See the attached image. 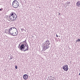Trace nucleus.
<instances>
[{
  "mask_svg": "<svg viewBox=\"0 0 80 80\" xmlns=\"http://www.w3.org/2000/svg\"><path fill=\"white\" fill-rule=\"evenodd\" d=\"M12 6L14 8H17L19 6L18 2L17 0H14L12 2Z\"/></svg>",
  "mask_w": 80,
  "mask_h": 80,
  "instance_id": "3",
  "label": "nucleus"
},
{
  "mask_svg": "<svg viewBox=\"0 0 80 80\" xmlns=\"http://www.w3.org/2000/svg\"><path fill=\"white\" fill-rule=\"evenodd\" d=\"M49 47H49L48 45L45 44L43 48L44 51H45V50L48 49Z\"/></svg>",
  "mask_w": 80,
  "mask_h": 80,
  "instance_id": "7",
  "label": "nucleus"
},
{
  "mask_svg": "<svg viewBox=\"0 0 80 80\" xmlns=\"http://www.w3.org/2000/svg\"><path fill=\"white\" fill-rule=\"evenodd\" d=\"M49 80H54V78L52 76H51L48 79Z\"/></svg>",
  "mask_w": 80,
  "mask_h": 80,
  "instance_id": "11",
  "label": "nucleus"
},
{
  "mask_svg": "<svg viewBox=\"0 0 80 80\" xmlns=\"http://www.w3.org/2000/svg\"><path fill=\"white\" fill-rule=\"evenodd\" d=\"M28 78V76L27 74H24L23 76V78L24 80H27V79Z\"/></svg>",
  "mask_w": 80,
  "mask_h": 80,
  "instance_id": "8",
  "label": "nucleus"
},
{
  "mask_svg": "<svg viewBox=\"0 0 80 80\" xmlns=\"http://www.w3.org/2000/svg\"><path fill=\"white\" fill-rule=\"evenodd\" d=\"M9 18L11 22H14L17 19V16L15 13L11 12L9 16Z\"/></svg>",
  "mask_w": 80,
  "mask_h": 80,
  "instance_id": "1",
  "label": "nucleus"
},
{
  "mask_svg": "<svg viewBox=\"0 0 80 80\" xmlns=\"http://www.w3.org/2000/svg\"><path fill=\"white\" fill-rule=\"evenodd\" d=\"M19 48H20V49L21 50H22L23 48L24 49V52L28 50V46H27L25 44H22L21 46Z\"/></svg>",
  "mask_w": 80,
  "mask_h": 80,
  "instance_id": "2",
  "label": "nucleus"
},
{
  "mask_svg": "<svg viewBox=\"0 0 80 80\" xmlns=\"http://www.w3.org/2000/svg\"><path fill=\"white\" fill-rule=\"evenodd\" d=\"M5 32L6 33L8 34V33H9V30L6 29L5 31Z\"/></svg>",
  "mask_w": 80,
  "mask_h": 80,
  "instance_id": "12",
  "label": "nucleus"
},
{
  "mask_svg": "<svg viewBox=\"0 0 80 80\" xmlns=\"http://www.w3.org/2000/svg\"><path fill=\"white\" fill-rule=\"evenodd\" d=\"M15 68L16 69H17V66H15Z\"/></svg>",
  "mask_w": 80,
  "mask_h": 80,
  "instance_id": "13",
  "label": "nucleus"
},
{
  "mask_svg": "<svg viewBox=\"0 0 80 80\" xmlns=\"http://www.w3.org/2000/svg\"><path fill=\"white\" fill-rule=\"evenodd\" d=\"M56 37H58V35H57V34H56Z\"/></svg>",
  "mask_w": 80,
  "mask_h": 80,
  "instance_id": "16",
  "label": "nucleus"
},
{
  "mask_svg": "<svg viewBox=\"0 0 80 80\" xmlns=\"http://www.w3.org/2000/svg\"><path fill=\"white\" fill-rule=\"evenodd\" d=\"M76 42H78V40H77L76 41Z\"/></svg>",
  "mask_w": 80,
  "mask_h": 80,
  "instance_id": "15",
  "label": "nucleus"
},
{
  "mask_svg": "<svg viewBox=\"0 0 80 80\" xmlns=\"http://www.w3.org/2000/svg\"><path fill=\"white\" fill-rule=\"evenodd\" d=\"M59 13V14H60V13Z\"/></svg>",
  "mask_w": 80,
  "mask_h": 80,
  "instance_id": "18",
  "label": "nucleus"
},
{
  "mask_svg": "<svg viewBox=\"0 0 80 80\" xmlns=\"http://www.w3.org/2000/svg\"><path fill=\"white\" fill-rule=\"evenodd\" d=\"M15 28V27H11L9 29V32L10 35H13V31H14V28Z\"/></svg>",
  "mask_w": 80,
  "mask_h": 80,
  "instance_id": "5",
  "label": "nucleus"
},
{
  "mask_svg": "<svg viewBox=\"0 0 80 80\" xmlns=\"http://www.w3.org/2000/svg\"><path fill=\"white\" fill-rule=\"evenodd\" d=\"M78 42H80V39H78Z\"/></svg>",
  "mask_w": 80,
  "mask_h": 80,
  "instance_id": "14",
  "label": "nucleus"
},
{
  "mask_svg": "<svg viewBox=\"0 0 80 80\" xmlns=\"http://www.w3.org/2000/svg\"><path fill=\"white\" fill-rule=\"evenodd\" d=\"M76 6L78 7H80V2L78 1L76 3Z\"/></svg>",
  "mask_w": 80,
  "mask_h": 80,
  "instance_id": "10",
  "label": "nucleus"
},
{
  "mask_svg": "<svg viewBox=\"0 0 80 80\" xmlns=\"http://www.w3.org/2000/svg\"><path fill=\"white\" fill-rule=\"evenodd\" d=\"M63 68L65 71H68V65H65V66L63 67Z\"/></svg>",
  "mask_w": 80,
  "mask_h": 80,
  "instance_id": "6",
  "label": "nucleus"
},
{
  "mask_svg": "<svg viewBox=\"0 0 80 80\" xmlns=\"http://www.w3.org/2000/svg\"><path fill=\"white\" fill-rule=\"evenodd\" d=\"M45 45H50V41L48 40L46 41L45 42Z\"/></svg>",
  "mask_w": 80,
  "mask_h": 80,
  "instance_id": "9",
  "label": "nucleus"
},
{
  "mask_svg": "<svg viewBox=\"0 0 80 80\" xmlns=\"http://www.w3.org/2000/svg\"><path fill=\"white\" fill-rule=\"evenodd\" d=\"M14 28V31H13V34H12L13 36H16L18 35V31L17 29L16 28Z\"/></svg>",
  "mask_w": 80,
  "mask_h": 80,
  "instance_id": "4",
  "label": "nucleus"
},
{
  "mask_svg": "<svg viewBox=\"0 0 80 80\" xmlns=\"http://www.w3.org/2000/svg\"><path fill=\"white\" fill-rule=\"evenodd\" d=\"M2 9H0V11H2Z\"/></svg>",
  "mask_w": 80,
  "mask_h": 80,
  "instance_id": "17",
  "label": "nucleus"
}]
</instances>
